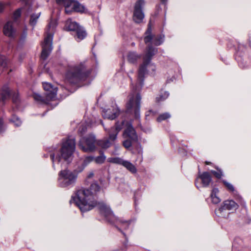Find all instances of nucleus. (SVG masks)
<instances>
[{
    "label": "nucleus",
    "instance_id": "44",
    "mask_svg": "<svg viewBox=\"0 0 251 251\" xmlns=\"http://www.w3.org/2000/svg\"><path fill=\"white\" fill-rule=\"evenodd\" d=\"M205 163H206V164H207V165H208V164H210V163H209V162H205Z\"/></svg>",
    "mask_w": 251,
    "mask_h": 251
},
{
    "label": "nucleus",
    "instance_id": "4",
    "mask_svg": "<svg viewBox=\"0 0 251 251\" xmlns=\"http://www.w3.org/2000/svg\"><path fill=\"white\" fill-rule=\"evenodd\" d=\"M141 99V96L138 93H133L128 96V100L126 103L127 112L133 113L136 119H139L140 118Z\"/></svg>",
    "mask_w": 251,
    "mask_h": 251
},
{
    "label": "nucleus",
    "instance_id": "14",
    "mask_svg": "<svg viewBox=\"0 0 251 251\" xmlns=\"http://www.w3.org/2000/svg\"><path fill=\"white\" fill-rule=\"evenodd\" d=\"M77 174L69 171L64 172V186H68L75 183Z\"/></svg>",
    "mask_w": 251,
    "mask_h": 251
},
{
    "label": "nucleus",
    "instance_id": "19",
    "mask_svg": "<svg viewBox=\"0 0 251 251\" xmlns=\"http://www.w3.org/2000/svg\"><path fill=\"white\" fill-rule=\"evenodd\" d=\"M14 29L11 22H8L3 27V33L7 36L12 37L14 34Z\"/></svg>",
    "mask_w": 251,
    "mask_h": 251
},
{
    "label": "nucleus",
    "instance_id": "38",
    "mask_svg": "<svg viewBox=\"0 0 251 251\" xmlns=\"http://www.w3.org/2000/svg\"><path fill=\"white\" fill-rule=\"evenodd\" d=\"M56 25V21L52 20L49 24V27L50 29L51 28V31L53 30L54 27Z\"/></svg>",
    "mask_w": 251,
    "mask_h": 251
},
{
    "label": "nucleus",
    "instance_id": "35",
    "mask_svg": "<svg viewBox=\"0 0 251 251\" xmlns=\"http://www.w3.org/2000/svg\"><path fill=\"white\" fill-rule=\"evenodd\" d=\"M93 160H94V156H88L85 157L84 160V163L85 164H87Z\"/></svg>",
    "mask_w": 251,
    "mask_h": 251
},
{
    "label": "nucleus",
    "instance_id": "17",
    "mask_svg": "<svg viewBox=\"0 0 251 251\" xmlns=\"http://www.w3.org/2000/svg\"><path fill=\"white\" fill-rule=\"evenodd\" d=\"M124 122H122L120 123H117L115 127H112L111 128L110 131L109 132V138L111 141H113L116 140L117 135L122 128Z\"/></svg>",
    "mask_w": 251,
    "mask_h": 251
},
{
    "label": "nucleus",
    "instance_id": "27",
    "mask_svg": "<svg viewBox=\"0 0 251 251\" xmlns=\"http://www.w3.org/2000/svg\"><path fill=\"white\" fill-rule=\"evenodd\" d=\"M137 141H132L129 139H125V140L123 142V146L126 149L130 148L133 143L136 142Z\"/></svg>",
    "mask_w": 251,
    "mask_h": 251
},
{
    "label": "nucleus",
    "instance_id": "21",
    "mask_svg": "<svg viewBox=\"0 0 251 251\" xmlns=\"http://www.w3.org/2000/svg\"><path fill=\"white\" fill-rule=\"evenodd\" d=\"M79 25L75 22L69 19L65 22V29L68 31H75L79 27Z\"/></svg>",
    "mask_w": 251,
    "mask_h": 251
},
{
    "label": "nucleus",
    "instance_id": "2",
    "mask_svg": "<svg viewBox=\"0 0 251 251\" xmlns=\"http://www.w3.org/2000/svg\"><path fill=\"white\" fill-rule=\"evenodd\" d=\"M157 52L155 48L151 46L148 47L147 52L144 58V62L140 66L138 73V80L139 86L142 84L143 81V77L146 73L152 74L156 69V67L154 64L151 63V57L154 55Z\"/></svg>",
    "mask_w": 251,
    "mask_h": 251
},
{
    "label": "nucleus",
    "instance_id": "5",
    "mask_svg": "<svg viewBox=\"0 0 251 251\" xmlns=\"http://www.w3.org/2000/svg\"><path fill=\"white\" fill-rule=\"evenodd\" d=\"M75 148V138L73 136H69L64 142V161H66L67 163L72 161Z\"/></svg>",
    "mask_w": 251,
    "mask_h": 251
},
{
    "label": "nucleus",
    "instance_id": "42",
    "mask_svg": "<svg viewBox=\"0 0 251 251\" xmlns=\"http://www.w3.org/2000/svg\"><path fill=\"white\" fill-rule=\"evenodd\" d=\"M62 171H61L60 172H59V179H60L61 178V175H62Z\"/></svg>",
    "mask_w": 251,
    "mask_h": 251
},
{
    "label": "nucleus",
    "instance_id": "33",
    "mask_svg": "<svg viewBox=\"0 0 251 251\" xmlns=\"http://www.w3.org/2000/svg\"><path fill=\"white\" fill-rule=\"evenodd\" d=\"M21 15V9L20 8L16 10L13 14V19L15 21L17 20L20 17Z\"/></svg>",
    "mask_w": 251,
    "mask_h": 251
},
{
    "label": "nucleus",
    "instance_id": "32",
    "mask_svg": "<svg viewBox=\"0 0 251 251\" xmlns=\"http://www.w3.org/2000/svg\"><path fill=\"white\" fill-rule=\"evenodd\" d=\"M11 122L13 123L17 126H20L21 125V120L17 117L14 116L11 120Z\"/></svg>",
    "mask_w": 251,
    "mask_h": 251
},
{
    "label": "nucleus",
    "instance_id": "39",
    "mask_svg": "<svg viewBox=\"0 0 251 251\" xmlns=\"http://www.w3.org/2000/svg\"><path fill=\"white\" fill-rule=\"evenodd\" d=\"M6 3L0 1V14L1 13L5 7Z\"/></svg>",
    "mask_w": 251,
    "mask_h": 251
},
{
    "label": "nucleus",
    "instance_id": "37",
    "mask_svg": "<svg viewBox=\"0 0 251 251\" xmlns=\"http://www.w3.org/2000/svg\"><path fill=\"white\" fill-rule=\"evenodd\" d=\"M223 182L229 190L231 191H234V187L232 184L226 182V181H223Z\"/></svg>",
    "mask_w": 251,
    "mask_h": 251
},
{
    "label": "nucleus",
    "instance_id": "23",
    "mask_svg": "<svg viewBox=\"0 0 251 251\" xmlns=\"http://www.w3.org/2000/svg\"><path fill=\"white\" fill-rule=\"evenodd\" d=\"M219 193V190L217 188H214L211 193V199L213 203L218 204L221 201V199L217 196Z\"/></svg>",
    "mask_w": 251,
    "mask_h": 251
},
{
    "label": "nucleus",
    "instance_id": "18",
    "mask_svg": "<svg viewBox=\"0 0 251 251\" xmlns=\"http://www.w3.org/2000/svg\"><path fill=\"white\" fill-rule=\"evenodd\" d=\"M199 177L201 178L204 187H207L209 185L211 181V177L209 173L207 172H203L202 174L199 175Z\"/></svg>",
    "mask_w": 251,
    "mask_h": 251
},
{
    "label": "nucleus",
    "instance_id": "20",
    "mask_svg": "<svg viewBox=\"0 0 251 251\" xmlns=\"http://www.w3.org/2000/svg\"><path fill=\"white\" fill-rule=\"evenodd\" d=\"M41 12L40 11H36L31 14L29 21V25L34 27L36 25L38 19L41 16Z\"/></svg>",
    "mask_w": 251,
    "mask_h": 251
},
{
    "label": "nucleus",
    "instance_id": "8",
    "mask_svg": "<svg viewBox=\"0 0 251 251\" xmlns=\"http://www.w3.org/2000/svg\"><path fill=\"white\" fill-rule=\"evenodd\" d=\"M64 7L67 14H70L73 11L83 13L85 11V8L83 5L73 0H64Z\"/></svg>",
    "mask_w": 251,
    "mask_h": 251
},
{
    "label": "nucleus",
    "instance_id": "24",
    "mask_svg": "<svg viewBox=\"0 0 251 251\" xmlns=\"http://www.w3.org/2000/svg\"><path fill=\"white\" fill-rule=\"evenodd\" d=\"M139 57V56L134 52H130L127 55V59L131 63H135Z\"/></svg>",
    "mask_w": 251,
    "mask_h": 251
},
{
    "label": "nucleus",
    "instance_id": "13",
    "mask_svg": "<svg viewBox=\"0 0 251 251\" xmlns=\"http://www.w3.org/2000/svg\"><path fill=\"white\" fill-rule=\"evenodd\" d=\"M119 114V110L116 105L112 106L111 108L103 111L102 116L104 119L109 120L114 119Z\"/></svg>",
    "mask_w": 251,
    "mask_h": 251
},
{
    "label": "nucleus",
    "instance_id": "16",
    "mask_svg": "<svg viewBox=\"0 0 251 251\" xmlns=\"http://www.w3.org/2000/svg\"><path fill=\"white\" fill-rule=\"evenodd\" d=\"M123 137L125 139H129L132 141L138 140V137L135 130L130 124L127 126L123 133Z\"/></svg>",
    "mask_w": 251,
    "mask_h": 251
},
{
    "label": "nucleus",
    "instance_id": "31",
    "mask_svg": "<svg viewBox=\"0 0 251 251\" xmlns=\"http://www.w3.org/2000/svg\"><path fill=\"white\" fill-rule=\"evenodd\" d=\"M106 159V157L103 155V154H101L100 156H98L96 158L94 157V160L96 163L98 164H102L103 163Z\"/></svg>",
    "mask_w": 251,
    "mask_h": 251
},
{
    "label": "nucleus",
    "instance_id": "29",
    "mask_svg": "<svg viewBox=\"0 0 251 251\" xmlns=\"http://www.w3.org/2000/svg\"><path fill=\"white\" fill-rule=\"evenodd\" d=\"M171 115L169 113H165L160 114L157 119L158 122H160L163 120H166L170 118Z\"/></svg>",
    "mask_w": 251,
    "mask_h": 251
},
{
    "label": "nucleus",
    "instance_id": "11",
    "mask_svg": "<svg viewBox=\"0 0 251 251\" xmlns=\"http://www.w3.org/2000/svg\"><path fill=\"white\" fill-rule=\"evenodd\" d=\"M151 34V23H149L148 24V28L146 32V36L145 37L144 41L145 43L147 44L148 43L150 42L151 40H152L153 43L156 46H159L161 44L163 41L164 36L163 35H158L156 36L154 39H152V37Z\"/></svg>",
    "mask_w": 251,
    "mask_h": 251
},
{
    "label": "nucleus",
    "instance_id": "6",
    "mask_svg": "<svg viewBox=\"0 0 251 251\" xmlns=\"http://www.w3.org/2000/svg\"><path fill=\"white\" fill-rule=\"evenodd\" d=\"M79 148L84 152H90L96 150V139L93 135L81 138L78 143Z\"/></svg>",
    "mask_w": 251,
    "mask_h": 251
},
{
    "label": "nucleus",
    "instance_id": "7",
    "mask_svg": "<svg viewBox=\"0 0 251 251\" xmlns=\"http://www.w3.org/2000/svg\"><path fill=\"white\" fill-rule=\"evenodd\" d=\"M52 38L53 34L52 32L47 33L44 42L42 44V50L41 57L44 60L47 58L52 50Z\"/></svg>",
    "mask_w": 251,
    "mask_h": 251
},
{
    "label": "nucleus",
    "instance_id": "34",
    "mask_svg": "<svg viewBox=\"0 0 251 251\" xmlns=\"http://www.w3.org/2000/svg\"><path fill=\"white\" fill-rule=\"evenodd\" d=\"M10 95V91L8 89H6L3 91L2 94V98L4 100L6 99L7 98L9 97Z\"/></svg>",
    "mask_w": 251,
    "mask_h": 251
},
{
    "label": "nucleus",
    "instance_id": "3",
    "mask_svg": "<svg viewBox=\"0 0 251 251\" xmlns=\"http://www.w3.org/2000/svg\"><path fill=\"white\" fill-rule=\"evenodd\" d=\"M91 71L86 70L83 63L72 68L67 74V78L72 83H77L79 81H84L89 76Z\"/></svg>",
    "mask_w": 251,
    "mask_h": 251
},
{
    "label": "nucleus",
    "instance_id": "40",
    "mask_svg": "<svg viewBox=\"0 0 251 251\" xmlns=\"http://www.w3.org/2000/svg\"><path fill=\"white\" fill-rule=\"evenodd\" d=\"M93 176H94V173L93 172H90L87 176V178H90L92 177Z\"/></svg>",
    "mask_w": 251,
    "mask_h": 251
},
{
    "label": "nucleus",
    "instance_id": "25",
    "mask_svg": "<svg viewBox=\"0 0 251 251\" xmlns=\"http://www.w3.org/2000/svg\"><path fill=\"white\" fill-rule=\"evenodd\" d=\"M98 145L102 149H107L110 147L111 143L107 139H104L98 141Z\"/></svg>",
    "mask_w": 251,
    "mask_h": 251
},
{
    "label": "nucleus",
    "instance_id": "36",
    "mask_svg": "<svg viewBox=\"0 0 251 251\" xmlns=\"http://www.w3.org/2000/svg\"><path fill=\"white\" fill-rule=\"evenodd\" d=\"M211 172L218 178H220L223 176L222 172L221 171L218 172L211 171Z\"/></svg>",
    "mask_w": 251,
    "mask_h": 251
},
{
    "label": "nucleus",
    "instance_id": "10",
    "mask_svg": "<svg viewBox=\"0 0 251 251\" xmlns=\"http://www.w3.org/2000/svg\"><path fill=\"white\" fill-rule=\"evenodd\" d=\"M109 162L122 165L132 173H136L137 170L133 164L128 161L124 160L119 157H111L108 159Z\"/></svg>",
    "mask_w": 251,
    "mask_h": 251
},
{
    "label": "nucleus",
    "instance_id": "12",
    "mask_svg": "<svg viewBox=\"0 0 251 251\" xmlns=\"http://www.w3.org/2000/svg\"><path fill=\"white\" fill-rule=\"evenodd\" d=\"M43 87L46 92L47 100H53L56 96L57 88L48 82L43 83Z\"/></svg>",
    "mask_w": 251,
    "mask_h": 251
},
{
    "label": "nucleus",
    "instance_id": "22",
    "mask_svg": "<svg viewBox=\"0 0 251 251\" xmlns=\"http://www.w3.org/2000/svg\"><path fill=\"white\" fill-rule=\"evenodd\" d=\"M75 31L76 32V39L77 41H81L87 36V33L82 27L79 26Z\"/></svg>",
    "mask_w": 251,
    "mask_h": 251
},
{
    "label": "nucleus",
    "instance_id": "26",
    "mask_svg": "<svg viewBox=\"0 0 251 251\" xmlns=\"http://www.w3.org/2000/svg\"><path fill=\"white\" fill-rule=\"evenodd\" d=\"M33 97L35 100L41 103H47V101L49 100L47 99L46 100L43 99L41 95L37 93L33 94Z\"/></svg>",
    "mask_w": 251,
    "mask_h": 251
},
{
    "label": "nucleus",
    "instance_id": "9",
    "mask_svg": "<svg viewBox=\"0 0 251 251\" xmlns=\"http://www.w3.org/2000/svg\"><path fill=\"white\" fill-rule=\"evenodd\" d=\"M145 3V2L144 0H137L135 3L133 20L136 23H139L141 22L144 18L142 8Z\"/></svg>",
    "mask_w": 251,
    "mask_h": 251
},
{
    "label": "nucleus",
    "instance_id": "28",
    "mask_svg": "<svg viewBox=\"0 0 251 251\" xmlns=\"http://www.w3.org/2000/svg\"><path fill=\"white\" fill-rule=\"evenodd\" d=\"M169 96V93L167 92H164L156 98V101L157 102H160L164 100Z\"/></svg>",
    "mask_w": 251,
    "mask_h": 251
},
{
    "label": "nucleus",
    "instance_id": "43",
    "mask_svg": "<svg viewBox=\"0 0 251 251\" xmlns=\"http://www.w3.org/2000/svg\"><path fill=\"white\" fill-rule=\"evenodd\" d=\"M161 1L163 3H165L167 1V0H161Z\"/></svg>",
    "mask_w": 251,
    "mask_h": 251
},
{
    "label": "nucleus",
    "instance_id": "1",
    "mask_svg": "<svg viewBox=\"0 0 251 251\" xmlns=\"http://www.w3.org/2000/svg\"><path fill=\"white\" fill-rule=\"evenodd\" d=\"M74 202L81 211H89L95 206H97L100 213L105 216L110 215L111 213L108 206L103 202H97L94 201L91 192L88 189H81L78 190L75 197H72L70 203Z\"/></svg>",
    "mask_w": 251,
    "mask_h": 251
},
{
    "label": "nucleus",
    "instance_id": "30",
    "mask_svg": "<svg viewBox=\"0 0 251 251\" xmlns=\"http://www.w3.org/2000/svg\"><path fill=\"white\" fill-rule=\"evenodd\" d=\"M50 157L52 159L53 166H54L55 163H57L59 165L60 167H61L62 166L63 163L61 162V156H59L58 157V158H56L55 159H54L53 155H51Z\"/></svg>",
    "mask_w": 251,
    "mask_h": 251
},
{
    "label": "nucleus",
    "instance_id": "45",
    "mask_svg": "<svg viewBox=\"0 0 251 251\" xmlns=\"http://www.w3.org/2000/svg\"><path fill=\"white\" fill-rule=\"evenodd\" d=\"M13 101H14V102H16V99H14L13 98Z\"/></svg>",
    "mask_w": 251,
    "mask_h": 251
},
{
    "label": "nucleus",
    "instance_id": "41",
    "mask_svg": "<svg viewBox=\"0 0 251 251\" xmlns=\"http://www.w3.org/2000/svg\"><path fill=\"white\" fill-rule=\"evenodd\" d=\"M56 2L58 4H62L63 3V0H56Z\"/></svg>",
    "mask_w": 251,
    "mask_h": 251
},
{
    "label": "nucleus",
    "instance_id": "15",
    "mask_svg": "<svg viewBox=\"0 0 251 251\" xmlns=\"http://www.w3.org/2000/svg\"><path fill=\"white\" fill-rule=\"evenodd\" d=\"M238 207V204L233 201L227 200L224 202L223 205L219 208L217 212L219 213L220 215L219 216H223L222 212L226 210H235Z\"/></svg>",
    "mask_w": 251,
    "mask_h": 251
}]
</instances>
